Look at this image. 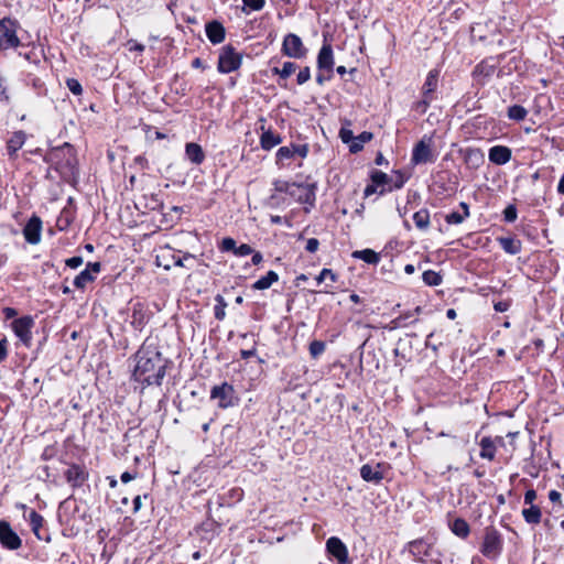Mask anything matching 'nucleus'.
<instances>
[{
    "mask_svg": "<svg viewBox=\"0 0 564 564\" xmlns=\"http://www.w3.org/2000/svg\"><path fill=\"white\" fill-rule=\"evenodd\" d=\"M134 358L133 379L144 386H161L167 362L162 354L155 347L143 345Z\"/></svg>",
    "mask_w": 564,
    "mask_h": 564,
    "instance_id": "1",
    "label": "nucleus"
},
{
    "mask_svg": "<svg viewBox=\"0 0 564 564\" xmlns=\"http://www.w3.org/2000/svg\"><path fill=\"white\" fill-rule=\"evenodd\" d=\"M409 552L416 561L429 564H442L441 554L427 539H416L408 543Z\"/></svg>",
    "mask_w": 564,
    "mask_h": 564,
    "instance_id": "2",
    "label": "nucleus"
},
{
    "mask_svg": "<svg viewBox=\"0 0 564 564\" xmlns=\"http://www.w3.org/2000/svg\"><path fill=\"white\" fill-rule=\"evenodd\" d=\"M242 63V54L228 44L220 48L217 70L221 74H229L240 68Z\"/></svg>",
    "mask_w": 564,
    "mask_h": 564,
    "instance_id": "3",
    "label": "nucleus"
},
{
    "mask_svg": "<svg viewBox=\"0 0 564 564\" xmlns=\"http://www.w3.org/2000/svg\"><path fill=\"white\" fill-rule=\"evenodd\" d=\"M432 145L433 138L423 135V138L413 147L411 163L414 165H420L435 162L437 155L433 152Z\"/></svg>",
    "mask_w": 564,
    "mask_h": 564,
    "instance_id": "4",
    "label": "nucleus"
},
{
    "mask_svg": "<svg viewBox=\"0 0 564 564\" xmlns=\"http://www.w3.org/2000/svg\"><path fill=\"white\" fill-rule=\"evenodd\" d=\"M317 184L314 183H294L291 197L297 203L306 205L304 210L308 213L316 202Z\"/></svg>",
    "mask_w": 564,
    "mask_h": 564,
    "instance_id": "5",
    "label": "nucleus"
},
{
    "mask_svg": "<svg viewBox=\"0 0 564 564\" xmlns=\"http://www.w3.org/2000/svg\"><path fill=\"white\" fill-rule=\"evenodd\" d=\"M210 399L217 401L220 409H228L238 404L239 399L236 395L234 386L228 382L214 386L210 390Z\"/></svg>",
    "mask_w": 564,
    "mask_h": 564,
    "instance_id": "6",
    "label": "nucleus"
},
{
    "mask_svg": "<svg viewBox=\"0 0 564 564\" xmlns=\"http://www.w3.org/2000/svg\"><path fill=\"white\" fill-rule=\"evenodd\" d=\"M502 551V538L494 528H487L480 547L481 554L490 560L497 558Z\"/></svg>",
    "mask_w": 564,
    "mask_h": 564,
    "instance_id": "7",
    "label": "nucleus"
},
{
    "mask_svg": "<svg viewBox=\"0 0 564 564\" xmlns=\"http://www.w3.org/2000/svg\"><path fill=\"white\" fill-rule=\"evenodd\" d=\"M281 52L284 56L301 59L306 56L307 48L304 46L299 35L288 33L283 39Z\"/></svg>",
    "mask_w": 564,
    "mask_h": 564,
    "instance_id": "8",
    "label": "nucleus"
},
{
    "mask_svg": "<svg viewBox=\"0 0 564 564\" xmlns=\"http://www.w3.org/2000/svg\"><path fill=\"white\" fill-rule=\"evenodd\" d=\"M21 30L15 20L2 19V51L7 48H17L21 45V37L18 32Z\"/></svg>",
    "mask_w": 564,
    "mask_h": 564,
    "instance_id": "9",
    "label": "nucleus"
},
{
    "mask_svg": "<svg viewBox=\"0 0 564 564\" xmlns=\"http://www.w3.org/2000/svg\"><path fill=\"white\" fill-rule=\"evenodd\" d=\"M9 326L22 344L25 346L30 345L32 339L31 329L34 326V319L32 316L24 315L22 317L14 318Z\"/></svg>",
    "mask_w": 564,
    "mask_h": 564,
    "instance_id": "10",
    "label": "nucleus"
},
{
    "mask_svg": "<svg viewBox=\"0 0 564 564\" xmlns=\"http://www.w3.org/2000/svg\"><path fill=\"white\" fill-rule=\"evenodd\" d=\"M326 550L330 556H333L338 564H348V549L345 543L337 536H330L326 541Z\"/></svg>",
    "mask_w": 564,
    "mask_h": 564,
    "instance_id": "11",
    "label": "nucleus"
},
{
    "mask_svg": "<svg viewBox=\"0 0 564 564\" xmlns=\"http://www.w3.org/2000/svg\"><path fill=\"white\" fill-rule=\"evenodd\" d=\"M42 220L33 215L23 228V236L30 245H37L41 241Z\"/></svg>",
    "mask_w": 564,
    "mask_h": 564,
    "instance_id": "12",
    "label": "nucleus"
},
{
    "mask_svg": "<svg viewBox=\"0 0 564 564\" xmlns=\"http://www.w3.org/2000/svg\"><path fill=\"white\" fill-rule=\"evenodd\" d=\"M22 546V539L13 531L10 523L2 520V547L15 551Z\"/></svg>",
    "mask_w": 564,
    "mask_h": 564,
    "instance_id": "13",
    "label": "nucleus"
},
{
    "mask_svg": "<svg viewBox=\"0 0 564 564\" xmlns=\"http://www.w3.org/2000/svg\"><path fill=\"white\" fill-rule=\"evenodd\" d=\"M334 64L333 47L329 43H324L317 54V68L319 72L333 73Z\"/></svg>",
    "mask_w": 564,
    "mask_h": 564,
    "instance_id": "14",
    "label": "nucleus"
},
{
    "mask_svg": "<svg viewBox=\"0 0 564 564\" xmlns=\"http://www.w3.org/2000/svg\"><path fill=\"white\" fill-rule=\"evenodd\" d=\"M205 32H206L207 39L214 45L220 44L221 42H224V40L226 37V30H225L224 25L217 20H213V21L206 23Z\"/></svg>",
    "mask_w": 564,
    "mask_h": 564,
    "instance_id": "15",
    "label": "nucleus"
},
{
    "mask_svg": "<svg viewBox=\"0 0 564 564\" xmlns=\"http://www.w3.org/2000/svg\"><path fill=\"white\" fill-rule=\"evenodd\" d=\"M512 151L506 145H494L489 149L488 159L496 165H505L511 160Z\"/></svg>",
    "mask_w": 564,
    "mask_h": 564,
    "instance_id": "16",
    "label": "nucleus"
},
{
    "mask_svg": "<svg viewBox=\"0 0 564 564\" xmlns=\"http://www.w3.org/2000/svg\"><path fill=\"white\" fill-rule=\"evenodd\" d=\"M381 467V464H377L375 467L370 464H365L360 468V477L367 482L378 485L383 479Z\"/></svg>",
    "mask_w": 564,
    "mask_h": 564,
    "instance_id": "17",
    "label": "nucleus"
},
{
    "mask_svg": "<svg viewBox=\"0 0 564 564\" xmlns=\"http://www.w3.org/2000/svg\"><path fill=\"white\" fill-rule=\"evenodd\" d=\"M65 478L72 487H80L87 479V473L83 467L74 464L65 471Z\"/></svg>",
    "mask_w": 564,
    "mask_h": 564,
    "instance_id": "18",
    "label": "nucleus"
},
{
    "mask_svg": "<svg viewBox=\"0 0 564 564\" xmlns=\"http://www.w3.org/2000/svg\"><path fill=\"white\" fill-rule=\"evenodd\" d=\"M261 130L260 145L263 150L269 151L282 142V138L279 133L272 130H264V126L261 127Z\"/></svg>",
    "mask_w": 564,
    "mask_h": 564,
    "instance_id": "19",
    "label": "nucleus"
},
{
    "mask_svg": "<svg viewBox=\"0 0 564 564\" xmlns=\"http://www.w3.org/2000/svg\"><path fill=\"white\" fill-rule=\"evenodd\" d=\"M185 155L193 164L196 165H199L205 161V153L203 151V148L195 142L186 143Z\"/></svg>",
    "mask_w": 564,
    "mask_h": 564,
    "instance_id": "20",
    "label": "nucleus"
},
{
    "mask_svg": "<svg viewBox=\"0 0 564 564\" xmlns=\"http://www.w3.org/2000/svg\"><path fill=\"white\" fill-rule=\"evenodd\" d=\"M26 135L23 131H15L11 138L7 141V151L10 158H13L18 150H20L24 142Z\"/></svg>",
    "mask_w": 564,
    "mask_h": 564,
    "instance_id": "21",
    "label": "nucleus"
},
{
    "mask_svg": "<svg viewBox=\"0 0 564 564\" xmlns=\"http://www.w3.org/2000/svg\"><path fill=\"white\" fill-rule=\"evenodd\" d=\"M440 72L437 69H432L429 72L426 79L422 86V95L423 97H434V91L437 88Z\"/></svg>",
    "mask_w": 564,
    "mask_h": 564,
    "instance_id": "22",
    "label": "nucleus"
},
{
    "mask_svg": "<svg viewBox=\"0 0 564 564\" xmlns=\"http://www.w3.org/2000/svg\"><path fill=\"white\" fill-rule=\"evenodd\" d=\"M498 243L503 249L505 252L509 254H518L522 250V243L520 240L514 239L512 237H498Z\"/></svg>",
    "mask_w": 564,
    "mask_h": 564,
    "instance_id": "23",
    "label": "nucleus"
},
{
    "mask_svg": "<svg viewBox=\"0 0 564 564\" xmlns=\"http://www.w3.org/2000/svg\"><path fill=\"white\" fill-rule=\"evenodd\" d=\"M147 323V315L141 303L133 305L131 325L135 330H141Z\"/></svg>",
    "mask_w": 564,
    "mask_h": 564,
    "instance_id": "24",
    "label": "nucleus"
},
{
    "mask_svg": "<svg viewBox=\"0 0 564 564\" xmlns=\"http://www.w3.org/2000/svg\"><path fill=\"white\" fill-rule=\"evenodd\" d=\"M522 517L528 524H539L542 520L541 508L536 505H531L522 509Z\"/></svg>",
    "mask_w": 564,
    "mask_h": 564,
    "instance_id": "25",
    "label": "nucleus"
},
{
    "mask_svg": "<svg viewBox=\"0 0 564 564\" xmlns=\"http://www.w3.org/2000/svg\"><path fill=\"white\" fill-rule=\"evenodd\" d=\"M480 453L479 456L484 459L492 460L496 455V445L495 442L489 436H485L481 438L480 443Z\"/></svg>",
    "mask_w": 564,
    "mask_h": 564,
    "instance_id": "26",
    "label": "nucleus"
},
{
    "mask_svg": "<svg viewBox=\"0 0 564 564\" xmlns=\"http://www.w3.org/2000/svg\"><path fill=\"white\" fill-rule=\"evenodd\" d=\"M373 139V133L369 131H362L360 134L355 137L352 143L349 145L350 153H358L364 149V145Z\"/></svg>",
    "mask_w": 564,
    "mask_h": 564,
    "instance_id": "27",
    "label": "nucleus"
},
{
    "mask_svg": "<svg viewBox=\"0 0 564 564\" xmlns=\"http://www.w3.org/2000/svg\"><path fill=\"white\" fill-rule=\"evenodd\" d=\"M278 281H279V274L275 271L270 270V271H268V273L264 276L260 278L252 284V289L253 290H267L274 282H278Z\"/></svg>",
    "mask_w": 564,
    "mask_h": 564,
    "instance_id": "28",
    "label": "nucleus"
},
{
    "mask_svg": "<svg viewBox=\"0 0 564 564\" xmlns=\"http://www.w3.org/2000/svg\"><path fill=\"white\" fill-rule=\"evenodd\" d=\"M449 528L452 530V532L459 536V538H467L469 532H470V529H469V524L467 523V521L463 518H456L451 524H449Z\"/></svg>",
    "mask_w": 564,
    "mask_h": 564,
    "instance_id": "29",
    "label": "nucleus"
},
{
    "mask_svg": "<svg viewBox=\"0 0 564 564\" xmlns=\"http://www.w3.org/2000/svg\"><path fill=\"white\" fill-rule=\"evenodd\" d=\"M352 257L356 259H360L368 264H378L380 261V256L372 249H364L357 250L352 252Z\"/></svg>",
    "mask_w": 564,
    "mask_h": 564,
    "instance_id": "30",
    "label": "nucleus"
},
{
    "mask_svg": "<svg viewBox=\"0 0 564 564\" xmlns=\"http://www.w3.org/2000/svg\"><path fill=\"white\" fill-rule=\"evenodd\" d=\"M28 520L30 522V525H31V529H32V532L34 533V535L39 540H42L43 538L41 535V528L43 527L44 518L35 510H31L29 513Z\"/></svg>",
    "mask_w": 564,
    "mask_h": 564,
    "instance_id": "31",
    "label": "nucleus"
},
{
    "mask_svg": "<svg viewBox=\"0 0 564 564\" xmlns=\"http://www.w3.org/2000/svg\"><path fill=\"white\" fill-rule=\"evenodd\" d=\"M413 221L420 230H426L430 227V212L426 208H422L414 213Z\"/></svg>",
    "mask_w": 564,
    "mask_h": 564,
    "instance_id": "32",
    "label": "nucleus"
},
{
    "mask_svg": "<svg viewBox=\"0 0 564 564\" xmlns=\"http://www.w3.org/2000/svg\"><path fill=\"white\" fill-rule=\"evenodd\" d=\"M297 68V65L293 62H284L282 67H273L271 70L274 75H278L281 79L289 78Z\"/></svg>",
    "mask_w": 564,
    "mask_h": 564,
    "instance_id": "33",
    "label": "nucleus"
},
{
    "mask_svg": "<svg viewBox=\"0 0 564 564\" xmlns=\"http://www.w3.org/2000/svg\"><path fill=\"white\" fill-rule=\"evenodd\" d=\"M338 276L330 269L324 268L319 274L316 276L317 285L322 284L325 281H329L330 283H326V288H332L333 284L337 281Z\"/></svg>",
    "mask_w": 564,
    "mask_h": 564,
    "instance_id": "34",
    "label": "nucleus"
},
{
    "mask_svg": "<svg viewBox=\"0 0 564 564\" xmlns=\"http://www.w3.org/2000/svg\"><path fill=\"white\" fill-rule=\"evenodd\" d=\"M96 279L95 275L89 272V270H83L76 278L74 279V285L77 289H84L88 283L93 282Z\"/></svg>",
    "mask_w": 564,
    "mask_h": 564,
    "instance_id": "35",
    "label": "nucleus"
},
{
    "mask_svg": "<svg viewBox=\"0 0 564 564\" xmlns=\"http://www.w3.org/2000/svg\"><path fill=\"white\" fill-rule=\"evenodd\" d=\"M215 301L214 316L217 321H223L226 317L227 302L220 294L216 295Z\"/></svg>",
    "mask_w": 564,
    "mask_h": 564,
    "instance_id": "36",
    "label": "nucleus"
},
{
    "mask_svg": "<svg viewBox=\"0 0 564 564\" xmlns=\"http://www.w3.org/2000/svg\"><path fill=\"white\" fill-rule=\"evenodd\" d=\"M422 279L426 285L437 286L442 283L443 279L438 272L426 270L422 274Z\"/></svg>",
    "mask_w": 564,
    "mask_h": 564,
    "instance_id": "37",
    "label": "nucleus"
},
{
    "mask_svg": "<svg viewBox=\"0 0 564 564\" xmlns=\"http://www.w3.org/2000/svg\"><path fill=\"white\" fill-rule=\"evenodd\" d=\"M528 111L520 105H513L508 108V118L514 121H522L527 117Z\"/></svg>",
    "mask_w": 564,
    "mask_h": 564,
    "instance_id": "38",
    "label": "nucleus"
},
{
    "mask_svg": "<svg viewBox=\"0 0 564 564\" xmlns=\"http://www.w3.org/2000/svg\"><path fill=\"white\" fill-rule=\"evenodd\" d=\"M370 180L377 186L388 185L391 181V178L386 173L378 170L371 172Z\"/></svg>",
    "mask_w": 564,
    "mask_h": 564,
    "instance_id": "39",
    "label": "nucleus"
},
{
    "mask_svg": "<svg viewBox=\"0 0 564 564\" xmlns=\"http://www.w3.org/2000/svg\"><path fill=\"white\" fill-rule=\"evenodd\" d=\"M243 8L242 10L246 12L247 9L250 11H260L265 6V0H242Z\"/></svg>",
    "mask_w": 564,
    "mask_h": 564,
    "instance_id": "40",
    "label": "nucleus"
},
{
    "mask_svg": "<svg viewBox=\"0 0 564 564\" xmlns=\"http://www.w3.org/2000/svg\"><path fill=\"white\" fill-rule=\"evenodd\" d=\"M326 345L322 340H313L310 344V354L313 358H317L325 351Z\"/></svg>",
    "mask_w": 564,
    "mask_h": 564,
    "instance_id": "41",
    "label": "nucleus"
},
{
    "mask_svg": "<svg viewBox=\"0 0 564 564\" xmlns=\"http://www.w3.org/2000/svg\"><path fill=\"white\" fill-rule=\"evenodd\" d=\"M495 72V67L491 65H487L485 63L478 64L474 69V75L479 76L482 75L485 77L490 76Z\"/></svg>",
    "mask_w": 564,
    "mask_h": 564,
    "instance_id": "42",
    "label": "nucleus"
},
{
    "mask_svg": "<svg viewBox=\"0 0 564 564\" xmlns=\"http://www.w3.org/2000/svg\"><path fill=\"white\" fill-rule=\"evenodd\" d=\"M466 218H468L467 216H465L464 214H460L458 212H452L449 214H447L445 216V221L449 225H459L462 224Z\"/></svg>",
    "mask_w": 564,
    "mask_h": 564,
    "instance_id": "43",
    "label": "nucleus"
},
{
    "mask_svg": "<svg viewBox=\"0 0 564 564\" xmlns=\"http://www.w3.org/2000/svg\"><path fill=\"white\" fill-rule=\"evenodd\" d=\"M236 240L231 237H226L221 240L220 245H219V250L221 252H229L231 251L232 253L235 252L236 250Z\"/></svg>",
    "mask_w": 564,
    "mask_h": 564,
    "instance_id": "44",
    "label": "nucleus"
},
{
    "mask_svg": "<svg viewBox=\"0 0 564 564\" xmlns=\"http://www.w3.org/2000/svg\"><path fill=\"white\" fill-rule=\"evenodd\" d=\"M433 99L434 97H423L422 100H419L413 105V109L419 111L420 113H425Z\"/></svg>",
    "mask_w": 564,
    "mask_h": 564,
    "instance_id": "45",
    "label": "nucleus"
},
{
    "mask_svg": "<svg viewBox=\"0 0 564 564\" xmlns=\"http://www.w3.org/2000/svg\"><path fill=\"white\" fill-rule=\"evenodd\" d=\"M294 158V154L292 152V147H281L276 152V161L283 162L284 160H289Z\"/></svg>",
    "mask_w": 564,
    "mask_h": 564,
    "instance_id": "46",
    "label": "nucleus"
},
{
    "mask_svg": "<svg viewBox=\"0 0 564 564\" xmlns=\"http://www.w3.org/2000/svg\"><path fill=\"white\" fill-rule=\"evenodd\" d=\"M339 138L343 143L348 144L349 147L352 143L355 135L350 129L341 127L339 130Z\"/></svg>",
    "mask_w": 564,
    "mask_h": 564,
    "instance_id": "47",
    "label": "nucleus"
},
{
    "mask_svg": "<svg viewBox=\"0 0 564 564\" xmlns=\"http://www.w3.org/2000/svg\"><path fill=\"white\" fill-rule=\"evenodd\" d=\"M518 217L517 207L514 205H508L503 210V219L507 223H513Z\"/></svg>",
    "mask_w": 564,
    "mask_h": 564,
    "instance_id": "48",
    "label": "nucleus"
},
{
    "mask_svg": "<svg viewBox=\"0 0 564 564\" xmlns=\"http://www.w3.org/2000/svg\"><path fill=\"white\" fill-rule=\"evenodd\" d=\"M66 86L76 96H79L83 94V87H82L80 83L75 78H67Z\"/></svg>",
    "mask_w": 564,
    "mask_h": 564,
    "instance_id": "49",
    "label": "nucleus"
},
{
    "mask_svg": "<svg viewBox=\"0 0 564 564\" xmlns=\"http://www.w3.org/2000/svg\"><path fill=\"white\" fill-rule=\"evenodd\" d=\"M172 259H173V262H174V265L176 267H185V268H191L189 265H187L185 262L191 260V259H195V256L189 253V252H185L183 254V257H176V256H172Z\"/></svg>",
    "mask_w": 564,
    "mask_h": 564,
    "instance_id": "50",
    "label": "nucleus"
},
{
    "mask_svg": "<svg viewBox=\"0 0 564 564\" xmlns=\"http://www.w3.org/2000/svg\"><path fill=\"white\" fill-rule=\"evenodd\" d=\"M292 152L295 155H299L300 158H306L308 154V144H291Z\"/></svg>",
    "mask_w": 564,
    "mask_h": 564,
    "instance_id": "51",
    "label": "nucleus"
},
{
    "mask_svg": "<svg viewBox=\"0 0 564 564\" xmlns=\"http://www.w3.org/2000/svg\"><path fill=\"white\" fill-rule=\"evenodd\" d=\"M310 78H311V69L308 66H305L300 69L297 77H296V82L299 85H303L306 82H308Z\"/></svg>",
    "mask_w": 564,
    "mask_h": 564,
    "instance_id": "52",
    "label": "nucleus"
},
{
    "mask_svg": "<svg viewBox=\"0 0 564 564\" xmlns=\"http://www.w3.org/2000/svg\"><path fill=\"white\" fill-rule=\"evenodd\" d=\"M251 253H253V249L247 243H242L238 247L236 246V250L234 252V254L238 257H246Z\"/></svg>",
    "mask_w": 564,
    "mask_h": 564,
    "instance_id": "53",
    "label": "nucleus"
},
{
    "mask_svg": "<svg viewBox=\"0 0 564 564\" xmlns=\"http://www.w3.org/2000/svg\"><path fill=\"white\" fill-rule=\"evenodd\" d=\"M293 187H294V183H289V182H276L275 183V189L281 193H286L288 195H291Z\"/></svg>",
    "mask_w": 564,
    "mask_h": 564,
    "instance_id": "54",
    "label": "nucleus"
},
{
    "mask_svg": "<svg viewBox=\"0 0 564 564\" xmlns=\"http://www.w3.org/2000/svg\"><path fill=\"white\" fill-rule=\"evenodd\" d=\"M65 263L70 269H77L78 267H80L83 264V258L80 256H75V257L68 258L65 261Z\"/></svg>",
    "mask_w": 564,
    "mask_h": 564,
    "instance_id": "55",
    "label": "nucleus"
},
{
    "mask_svg": "<svg viewBox=\"0 0 564 564\" xmlns=\"http://www.w3.org/2000/svg\"><path fill=\"white\" fill-rule=\"evenodd\" d=\"M319 247V241L318 239L316 238H310L307 241H306V246H305V250L311 252V253H314L317 251Z\"/></svg>",
    "mask_w": 564,
    "mask_h": 564,
    "instance_id": "56",
    "label": "nucleus"
},
{
    "mask_svg": "<svg viewBox=\"0 0 564 564\" xmlns=\"http://www.w3.org/2000/svg\"><path fill=\"white\" fill-rule=\"evenodd\" d=\"M535 499H536V491L534 489H528L524 494V505H527V506L534 505Z\"/></svg>",
    "mask_w": 564,
    "mask_h": 564,
    "instance_id": "57",
    "label": "nucleus"
},
{
    "mask_svg": "<svg viewBox=\"0 0 564 564\" xmlns=\"http://www.w3.org/2000/svg\"><path fill=\"white\" fill-rule=\"evenodd\" d=\"M467 159L468 160H477V161H482L484 160V154L481 153V151L479 149H469L467 151Z\"/></svg>",
    "mask_w": 564,
    "mask_h": 564,
    "instance_id": "58",
    "label": "nucleus"
},
{
    "mask_svg": "<svg viewBox=\"0 0 564 564\" xmlns=\"http://www.w3.org/2000/svg\"><path fill=\"white\" fill-rule=\"evenodd\" d=\"M127 45L129 46V51L130 52L137 51L139 53H142L144 51V48H145L143 44H140V43H138L134 40H129Z\"/></svg>",
    "mask_w": 564,
    "mask_h": 564,
    "instance_id": "59",
    "label": "nucleus"
},
{
    "mask_svg": "<svg viewBox=\"0 0 564 564\" xmlns=\"http://www.w3.org/2000/svg\"><path fill=\"white\" fill-rule=\"evenodd\" d=\"M509 307H510V303L507 301H499L494 304L495 311L499 312V313H503V312L508 311Z\"/></svg>",
    "mask_w": 564,
    "mask_h": 564,
    "instance_id": "60",
    "label": "nucleus"
},
{
    "mask_svg": "<svg viewBox=\"0 0 564 564\" xmlns=\"http://www.w3.org/2000/svg\"><path fill=\"white\" fill-rule=\"evenodd\" d=\"M86 270H89V272H91V274L96 276V274H98L101 270V264L100 262H88L86 265Z\"/></svg>",
    "mask_w": 564,
    "mask_h": 564,
    "instance_id": "61",
    "label": "nucleus"
},
{
    "mask_svg": "<svg viewBox=\"0 0 564 564\" xmlns=\"http://www.w3.org/2000/svg\"><path fill=\"white\" fill-rule=\"evenodd\" d=\"M2 313L4 314V317L6 319H14V318H18L17 315H18V312L15 308H12V307H4L2 308Z\"/></svg>",
    "mask_w": 564,
    "mask_h": 564,
    "instance_id": "62",
    "label": "nucleus"
},
{
    "mask_svg": "<svg viewBox=\"0 0 564 564\" xmlns=\"http://www.w3.org/2000/svg\"><path fill=\"white\" fill-rule=\"evenodd\" d=\"M434 337V333H430L426 337V341H425V346L426 348H431L434 352H436L438 350V347L442 345V343L440 344H433L431 341V339Z\"/></svg>",
    "mask_w": 564,
    "mask_h": 564,
    "instance_id": "63",
    "label": "nucleus"
},
{
    "mask_svg": "<svg viewBox=\"0 0 564 564\" xmlns=\"http://www.w3.org/2000/svg\"><path fill=\"white\" fill-rule=\"evenodd\" d=\"M332 76H333L332 73H328V75H324L322 72H319L316 75V83L322 86L325 84V82L330 80Z\"/></svg>",
    "mask_w": 564,
    "mask_h": 564,
    "instance_id": "64",
    "label": "nucleus"
}]
</instances>
